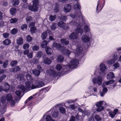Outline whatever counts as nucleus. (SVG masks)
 <instances>
[{
	"mask_svg": "<svg viewBox=\"0 0 121 121\" xmlns=\"http://www.w3.org/2000/svg\"><path fill=\"white\" fill-rule=\"evenodd\" d=\"M76 117L77 119V121H79L80 120L82 119V117L81 116H79V114L78 113L76 115Z\"/></svg>",
	"mask_w": 121,
	"mask_h": 121,
	"instance_id": "052dcab7",
	"label": "nucleus"
},
{
	"mask_svg": "<svg viewBox=\"0 0 121 121\" xmlns=\"http://www.w3.org/2000/svg\"><path fill=\"white\" fill-rule=\"evenodd\" d=\"M47 34L46 32H43L41 35V37L42 39H45L47 37Z\"/></svg>",
	"mask_w": 121,
	"mask_h": 121,
	"instance_id": "4c0bfd02",
	"label": "nucleus"
},
{
	"mask_svg": "<svg viewBox=\"0 0 121 121\" xmlns=\"http://www.w3.org/2000/svg\"><path fill=\"white\" fill-rule=\"evenodd\" d=\"M38 3L39 1L38 0H34L33 1L32 4L29 6V9L33 11H37L38 9Z\"/></svg>",
	"mask_w": 121,
	"mask_h": 121,
	"instance_id": "6e6552de",
	"label": "nucleus"
},
{
	"mask_svg": "<svg viewBox=\"0 0 121 121\" xmlns=\"http://www.w3.org/2000/svg\"><path fill=\"white\" fill-rule=\"evenodd\" d=\"M60 18V19L64 21H66V20L67 19V17H66L64 16H61Z\"/></svg>",
	"mask_w": 121,
	"mask_h": 121,
	"instance_id": "338daca9",
	"label": "nucleus"
},
{
	"mask_svg": "<svg viewBox=\"0 0 121 121\" xmlns=\"http://www.w3.org/2000/svg\"><path fill=\"white\" fill-rule=\"evenodd\" d=\"M17 43L19 45H20L22 44L23 43V40L21 37H19L17 39Z\"/></svg>",
	"mask_w": 121,
	"mask_h": 121,
	"instance_id": "393cba45",
	"label": "nucleus"
},
{
	"mask_svg": "<svg viewBox=\"0 0 121 121\" xmlns=\"http://www.w3.org/2000/svg\"><path fill=\"white\" fill-rule=\"evenodd\" d=\"M83 29L84 31L85 32L86 34H89V33H92L90 31V29L89 26L86 25L84 27Z\"/></svg>",
	"mask_w": 121,
	"mask_h": 121,
	"instance_id": "4be33fe9",
	"label": "nucleus"
},
{
	"mask_svg": "<svg viewBox=\"0 0 121 121\" xmlns=\"http://www.w3.org/2000/svg\"><path fill=\"white\" fill-rule=\"evenodd\" d=\"M20 69V68L19 67L17 66L14 68H12L11 69V70L12 72H14L16 71H19Z\"/></svg>",
	"mask_w": 121,
	"mask_h": 121,
	"instance_id": "58836bf2",
	"label": "nucleus"
},
{
	"mask_svg": "<svg viewBox=\"0 0 121 121\" xmlns=\"http://www.w3.org/2000/svg\"><path fill=\"white\" fill-rule=\"evenodd\" d=\"M26 22L28 23L32 20V18L30 16H27L26 18Z\"/></svg>",
	"mask_w": 121,
	"mask_h": 121,
	"instance_id": "de8ad7c7",
	"label": "nucleus"
},
{
	"mask_svg": "<svg viewBox=\"0 0 121 121\" xmlns=\"http://www.w3.org/2000/svg\"><path fill=\"white\" fill-rule=\"evenodd\" d=\"M54 50L59 49L64 54L69 56L71 53V52L68 50L65 49L64 47H62L61 45L59 43H54L52 46Z\"/></svg>",
	"mask_w": 121,
	"mask_h": 121,
	"instance_id": "39448f33",
	"label": "nucleus"
},
{
	"mask_svg": "<svg viewBox=\"0 0 121 121\" xmlns=\"http://www.w3.org/2000/svg\"><path fill=\"white\" fill-rule=\"evenodd\" d=\"M35 83L32 84L31 89L41 87L44 86V82L39 80H37L35 81Z\"/></svg>",
	"mask_w": 121,
	"mask_h": 121,
	"instance_id": "1a4fd4ad",
	"label": "nucleus"
},
{
	"mask_svg": "<svg viewBox=\"0 0 121 121\" xmlns=\"http://www.w3.org/2000/svg\"><path fill=\"white\" fill-rule=\"evenodd\" d=\"M6 77V76L5 75L3 74L1 75L0 77V82H1L2 80L4 79Z\"/></svg>",
	"mask_w": 121,
	"mask_h": 121,
	"instance_id": "6e6d98bb",
	"label": "nucleus"
},
{
	"mask_svg": "<svg viewBox=\"0 0 121 121\" xmlns=\"http://www.w3.org/2000/svg\"><path fill=\"white\" fill-rule=\"evenodd\" d=\"M109 113L110 116L112 118H113L116 115L114 112L112 111L110 112Z\"/></svg>",
	"mask_w": 121,
	"mask_h": 121,
	"instance_id": "680f3d73",
	"label": "nucleus"
},
{
	"mask_svg": "<svg viewBox=\"0 0 121 121\" xmlns=\"http://www.w3.org/2000/svg\"><path fill=\"white\" fill-rule=\"evenodd\" d=\"M61 43L64 45H68L69 42L67 39H62L60 40Z\"/></svg>",
	"mask_w": 121,
	"mask_h": 121,
	"instance_id": "5701e85b",
	"label": "nucleus"
},
{
	"mask_svg": "<svg viewBox=\"0 0 121 121\" xmlns=\"http://www.w3.org/2000/svg\"><path fill=\"white\" fill-rule=\"evenodd\" d=\"M50 114V113L48 112V111L44 115L42 118H44L45 121H54V120L52 119V117L49 115Z\"/></svg>",
	"mask_w": 121,
	"mask_h": 121,
	"instance_id": "a211bd4d",
	"label": "nucleus"
},
{
	"mask_svg": "<svg viewBox=\"0 0 121 121\" xmlns=\"http://www.w3.org/2000/svg\"><path fill=\"white\" fill-rule=\"evenodd\" d=\"M115 61L113 59L108 60L107 62V63L108 65H110L114 63Z\"/></svg>",
	"mask_w": 121,
	"mask_h": 121,
	"instance_id": "c9c22d12",
	"label": "nucleus"
},
{
	"mask_svg": "<svg viewBox=\"0 0 121 121\" xmlns=\"http://www.w3.org/2000/svg\"><path fill=\"white\" fill-rule=\"evenodd\" d=\"M4 86L3 87V90L7 92L9 90L10 88V85L7 82H5L3 83Z\"/></svg>",
	"mask_w": 121,
	"mask_h": 121,
	"instance_id": "412c9836",
	"label": "nucleus"
},
{
	"mask_svg": "<svg viewBox=\"0 0 121 121\" xmlns=\"http://www.w3.org/2000/svg\"><path fill=\"white\" fill-rule=\"evenodd\" d=\"M51 62V60L47 57H45L43 60L44 63L47 64H49Z\"/></svg>",
	"mask_w": 121,
	"mask_h": 121,
	"instance_id": "7c9ffc66",
	"label": "nucleus"
},
{
	"mask_svg": "<svg viewBox=\"0 0 121 121\" xmlns=\"http://www.w3.org/2000/svg\"><path fill=\"white\" fill-rule=\"evenodd\" d=\"M71 9V6L68 4L65 5L64 9V11L66 13L69 12H70Z\"/></svg>",
	"mask_w": 121,
	"mask_h": 121,
	"instance_id": "aec40b11",
	"label": "nucleus"
},
{
	"mask_svg": "<svg viewBox=\"0 0 121 121\" xmlns=\"http://www.w3.org/2000/svg\"><path fill=\"white\" fill-rule=\"evenodd\" d=\"M78 35L75 32H72L69 35V38L72 40L76 39V42H74V44H78V41L77 39H78Z\"/></svg>",
	"mask_w": 121,
	"mask_h": 121,
	"instance_id": "4468645a",
	"label": "nucleus"
},
{
	"mask_svg": "<svg viewBox=\"0 0 121 121\" xmlns=\"http://www.w3.org/2000/svg\"><path fill=\"white\" fill-rule=\"evenodd\" d=\"M58 25L59 26L62 28L63 29L65 30L69 29V26H68V25L65 24L62 22H59L58 23Z\"/></svg>",
	"mask_w": 121,
	"mask_h": 121,
	"instance_id": "6ab92c4d",
	"label": "nucleus"
},
{
	"mask_svg": "<svg viewBox=\"0 0 121 121\" xmlns=\"http://www.w3.org/2000/svg\"><path fill=\"white\" fill-rule=\"evenodd\" d=\"M11 41L8 39H6L3 41V43L6 45H9L11 43Z\"/></svg>",
	"mask_w": 121,
	"mask_h": 121,
	"instance_id": "e433bc0d",
	"label": "nucleus"
},
{
	"mask_svg": "<svg viewBox=\"0 0 121 121\" xmlns=\"http://www.w3.org/2000/svg\"><path fill=\"white\" fill-rule=\"evenodd\" d=\"M95 118L97 121H101V118L99 115H96L95 116Z\"/></svg>",
	"mask_w": 121,
	"mask_h": 121,
	"instance_id": "a18cd8bd",
	"label": "nucleus"
},
{
	"mask_svg": "<svg viewBox=\"0 0 121 121\" xmlns=\"http://www.w3.org/2000/svg\"><path fill=\"white\" fill-rule=\"evenodd\" d=\"M100 72H99V74H102L103 76L105 74L104 72L107 70V68L106 65L104 63H101L99 65Z\"/></svg>",
	"mask_w": 121,
	"mask_h": 121,
	"instance_id": "f8f14e48",
	"label": "nucleus"
},
{
	"mask_svg": "<svg viewBox=\"0 0 121 121\" xmlns=\"http://www.w3.org/2000/svg\"><path fill=\"white\" fill-rule=\"evenodd\" d=\"M8 64V61L7 60L6 61L4 62L3 64V67L4 68H6Z\"/></svg>",
	"mask_w": 121,
	"mask_h": 121,
	"instance_id": "69168bd1",
	"label": "nucleus"
},
{
	"mask_svg": "<svg viewBox=\"0 0 121 121\" xmlns=\"http://www.w3.org/2000/svg\"><path fill=\"white\" fill-rule=\"evenodd\" d=\"M45 50L47 53L48 55H51L53 52L52 49L48 47H47L46 48Z\"/></svg>",
	"mask_w": 121,
	"mask_h": 121,
	"instance_id": "b1692460",
	"label": "nucleus"
},
{
	"mask_svg": "<svg viewBox=\"0 0 121 121\" xmlns=\"http://www.w3.org/2000/svg\"><path fill=\"white\" fill-rule=\"evenodd\" d=\"M92 81L94 84L97 83L99 85H101L103 82V78L102 76L99 75L97 77L92 79Z\"/></svg>",
	"mask_w": 121,
	"mask_h": 121,
	"instance_id": "9b49d317",
	"label": "nucleus"
},
{
	"mask_svg": "<svg viewBox=\"0 0 121 121\" xmlns=\"http://www.w3.org/2000/svg\"><path fill=\"white\" fill-rule=\"evenodd\" d=\"M59 111L61 113H64L65 112V108L62 107H61L59 108Z\"/></svg>",
	"mask_w": 121,
	"mask_h": 121,
	"instance_id": "49530a36",
	"label": "nucleus"
},
{
	"mask_svg": "<svg viewBox=\"0 0 121 121\" xmlns=\"http://www.w3.org/2000/svg\"><path fill=\"white\" fill-rule=\"evenodd\" d=\"M120 66V64L117 62L114 64L113 65L112 67L114 69H117L118 68H119Z\"/></svg>",
	"mask_w": 121,
	"mask_h": 121,
	"instance_id": "37998d69",
	"label": "nucleus"
},
{
	"mask_svg": "<svg viewBox=\"0 0 121 121\" xmlns=\"http://www.w3.org/2000/svg\"><path fill=\"white\" fill-rule=\"evenodd\" d=\"M36 29L35 27H31L30 29V31L32 33H34L36 32Z\"/></svg>",
	"mask_w": 121,
	"mask_h": 121,
	"instance_id": "4d7b16f0",
	"label": "nucleus"
},
{
	"mask_svg": "<svg viewBox=\"0 0 121 121\" xmlns=\"http://www.w3.org/2000/svg\"><path fill=\"white\" fill-rule=\"evenodd\" d=\"M33 52H31L28 53L27 55V56L29 58H31L33 57Z\"/></svg>",
	"mask_w": 121,
	"mask_h": 121,
	"instance_id": "0e129e2a",
	"label": "nucleus"
},
{
	"mask_svg": "<svg viewBox=\"0 0 121 121\" xmlns=\"http://www.w3.org/2000/svg\"><path fill=\"white\" fill-rule=\"evenodd\" d=\"M95 104L96 106L98 107L96 110V111L100 112L104 109V106L105 105L106 103L104 101H102L96 102Z\"/></svg>",
	"mask_w": 121,
	"mask_h": 121,
	"instance_id": "9d476101",
	"label": "nucleus"
},
{
	"mask_svg": "<svg viewBox=\"0 0 121 121\" xmlns=\"http://www.w3.org/2000/svg\"><path fill=\"white\" fill-rule=\"evenodd\" d=\"M105 3L104 0V2L103 4L99 0L98 1L96 8V11L97 12H99L102 10L104 5Z\"/></svg>",
	"mask_w": 121,
	"mask_h": 121,
	"instance_id": "dca6fc26",
	"label": "nucleus"
},
{
	"mask_svg": "<svg viewBox=\"0 0 121 121\" xmlns=\"http://www.w3.org/2000/svg\"><path fill=\"white\" fill-rule=\"evenodd\" d=\"M93 86H89L88 89L87 91H88V92H89L92 94V95L95 96V95L94 94V93H93Z\"/></svg>",
	"mask_w": 121,
	"mask_h": 121,
	"instance_id": "2f4dec72",
	"label": "nucleus"
},
{
	"mask_svg": "<svg viewBox=\"0 0 121 121\" xmlns=\"http://www.w3.org/2000/svg\"><path fill=\"white\" fill-rule=\"evenodd\" d=\"M18 20V19L16 18H12L10 20V23H14L17 22Z\"/></svg>",
	"mask_w": 121,
	"mask_h": 121,
	"instance_id": "f704fd0d",
	"label": "nucleus"
},
{
	"mask_svg": "<svg viewBox=\"0 0 121 121\" xmlns=\"http://www.w3.org/2000/svg\"><path fill=\"white\" fill-rule=\"evenodd\" d=\"M57 60L60 63L63 60L64 58L63 56L60 55L58 57Z\"/></svg>",
	"mask_w": 121,
	"mask_h": 121,
	"instance_id": "72a5a7b5",
	"label": "nucleus"
},
{
	"mask_svg": "<svg viewBox=\"0 0 121 121\" xmlns=\"http://www.w3.org/2000/svg\"><path fill=\"white\" fill-rule=\"evenodd\" d=\"M48 112H49L50 114L52 113L53 117L56 118L58 116L59 112L58 111L56 110L55 107H54L48 111Z\"/></svg>",
	"mask_w": 121,
	"mask_h": 121,
	"instance_id": "ddd939ff",
	"label": "nucleus"
},
{
	"mask_svg": "<svg viewBox=\"0 0 121 121\" xmlns=\"http://www.w3.org/2000/svg\"><path fill=\"white\" fill-rule=\"evenodd\" d=\"M83 51V48L81 46H78L76 50L72 49L71 52L76 55L82 53Z\"/></svg>",
	"mask_w": 121,
	"mask_h": 121,
	"instance_id": "f3484780",
	"label": "nucleus"
},
{
	"mask_svg": "<svg viewBox=\"0 0 121 121\" xmlns=\"http://www.w3.org/2000/svg\"><path fill=\"white\" fill-rule=\"evenodd\" d=\"M55 6L56 7L54 9V11L55 12H58L59 10L57 4H55Z\"/></svg>",
	"mask_w": 121,
	"mask_h": 121,
	"instance_id": "774afa93",
	"label": "nucleus"
},
{
	"mask_svg": "<svg viewBox=\"0 0 121 121\" xmlns=\"http://www.w3.org/2000/svg\"><path fill=\"white\" fill-rule=\"evenodd\" d=\"M32 49L33 51H36L39 50V47L37 45H35L32 46Z\"/></svg>",
	"mask_w": 121,
	"mask_h": 121,
	"instance_id": "864d4df0",
	"label": "nucleus"
},
{
	"mask_svg": "<svg viewBox=\"0 0 121 121\" xmlns=\"http://www.w3.org/2000/svg\"><path fill=\"white\" fill-rule=\"evenodd\" d=\"M47 42L46 41L44 40L42 42L41 44V47L43 48H45L47 45Z\"/></svg>",
	"mask_w": 121,
	"mask_h": 121,
	"instance_id": "473e14b6",
	"label": "nucleus"
},
{
	"mask_svg": "<svg viewBox=\"0 0 121 121\" xmlns=\"http://www.w3.org/2000/svg\"><path fill=\"white\" fill-rule=\"evenodd\" d=\"M114 76V75L112 72H110L107 76V78L108 79L113 78Z\"/></svg>",
	"mask_w": 121,
	"mask_h": 121,
	"instance_id": "bb28decb",
	"label": "nucleus"
},
{
	"mask_svg": "<svg viewBox=\"0 0 121 121\" xmlns=\"http://www.w3.org/2000/svg\"><path fill=\"white\" fill-rule=\"evenodd\" d=\"M78 63V60L76 59H74L72 60L70 63L67 65L62 66L61 65L58 64L56 65L55 68L58 71H60L62 69L64 70L65 69H67L68 68L70 69L74 68L76 67Z\"/></svg>",
	"mask_w": 121,
	"mask_h": 121,
	"instance_id": "f03ea898",
	"label": "nucleus"
},
{
	"mask_svg": "<svg viewBox=\"0 0 121 121\" xmlns=\"http://www.w3.org/2000/svg\"><path fill=\"white\" fill-rule=\"evenodd\" d=\"M27 28V25L26 24H23L21 26V28L23 30H26Z\"/></svg>",
	"mask_w": 121,
	"mask_h": 121,
	"instance_id": "09e8293b",
	"label": "nucleus"
},
{
	"mask_svg": "<svg viewBox=\"0 0 121 121\" xmlns=\"http://www.w3.org/2000/svg\"><path fill=\"white\" fill-rule=\"evenodd\" d=\"M70 16L73 18L75 17V18L76 17L77 20L75 19V21H72L70 22L69 25H70L71 26H77V28L75 30V33L78 35L79 34L80 35H82L83 32V30L82 29V24L79 22V20L78 19L82 17V14L81 11L80 10H79L77 16H76L74 14L72 13L70 15Z\"/></svg>",
	"mask_w": 121,
	"mask_h": 121,
	"instance_id": "f257e3e1",
	"label": "nucleus"
},
{
	"mask_svg": "<svg viewBox=\"0 0 121 121\" xmlns=\"http://www.w3.org/2000/svg\"><path fill=\"white\" fill-rule=\"evenodd\" d=\"M57 24L55 23H53L50 26V28L52 30H54L56 28Z\"/></svg>",
	"mask_w": 121,
	"mask_h": 121,
	"instance_id": "79ce46f5",
	"label": "nucleus"
},
{
	"mask_svg": "<svg viewBox=\"0 0 121 121\" xmlns=\"http://www.w3.org/2000/svg\"><path fill=\"white\" fill-rule=\"evenodd\" d=\"M42 52L40 51H39L37 54L36 55L37 57L38 58H40L42 56Z\"/></svg>",
	"mask_w": 121,
	"mask_h": 121,
	"instance_id": "bf43d9fd",
	"label": "nucleus"
},
{
	"mask_svg": "<svg viewBox=\"0 0 121 121\" xmlns=\"http://www.w3.org/2000/svg\"><path fill=\"white\" fill-rule=\"evenodd\" d=\"M17 62L16 60H14L11 62L10 65L12 67H13L17 65Z\"/></svg>",
	"mask_w": 121,
	"mask_h": 121,
	"instance_id": "3c124183",
	"label": "nucleus"
},
{
	"mask_svg": "<svg viewBox=\"0 0 121 121\" xmlns=\"http://www.w3.org/2000/svg\"><path fill=\"white\" fill-rule=\"evenodd\" d=\"M32 72L33 73L35 76H39L40 73V71L36 69H33L32 70Z\"/></svg>",
	"mask_w": 121,
	"mask_h": 121,
	"instance_id": "c85d7f7f",
	"label": "nucleus"
},
{
	"mask_svg": "<svg viewBox=\"0 0 121 121\" xmlns=\"http://www.w3.org/2000/svg\"><path fill=\"white\" fill-rule=\"evenodd\" d=\"M92 38V33H89V34H86L83 35L81 38V39L83 42L87 43L88 46H89L91 45Z\"/></svg>",
	"mask_w": 121,
	"mask_h": 121,
	"instance_id": "423d86ee",
	"label": "nucleus"
},
{
	"mask_svg": "<svg viewBox=\"0 0 121 121\" xmlns=\"http://www.w3.org/2000/svg\"><path fill=\"white\" fill-rule=\"evenodd\" d=\"M19 2V0H12L11 3L13 6H16L18 5Z\"/></svg>",
	"mask_w": 121,
	"mask_h": 121,
	"instance_id": "a878e982",
	"label": "nucleus"
},
{
	"mask_svg": "<svg viewBox=\"0 0 121 121\" xmlns=\"http://www.w3.org/2000/svg\"><path fill=\"white\" fill-rule=\"evenodd\" d=\"M56 18V16L55 15H51L49 17V19L51 21H52L55 19Z\"/></svg>",
	"mask_w": 121,
	"mask_h": 121,
	"instance_id": "c03bdc74",
	"label": "nucleus"
},
{
	"mask_svg": "<svg viewBox=\"0 0 121 121\" xmlns=\"http://www.w3.org/2000/svg\"><path fill=\"white\" fill-rule=\"evenodd\" d=\"M37 93L35 94L34 95H33L32 96H31L25 102V104L27 103L29 101L31 100H32L33 98H36L37 96Z\"/></svg>",
	"mask_w": 121,
	"mask_h": 121,
	"instance_id": "cd10ccee",
	"label": "nucleus"
},
{
	"mask_svg": "<svg viewBox=\"0 0 121 121\" xmlns=\"http://www.w3.org/2000/svg\"><path fill=\"white\" fill-rule=\"evenodd\" d=\"M3 37L5 38H8L9 36V34L7 33H4L3 34Z\"/></svg>",
	"mask_w": 121,
	"mask_h": 121,
	"instance_id": "e2e57ef3",
	"label": "nucleus"
},
{
	"mask_svg": "<svg viewBox=\"0 0 121 121\" xmlns=\"http://www.w3.org/2000/svg\"><path fill=\"white\" fill-rule=\"evenodd\" d=\"M118 58V56L117 54L116 53H114L113 55V59L116 61Z\"/></svg>",
	"mask_w": 121,
	"mask_h": 121,
	"instance_id": "5fc2aeb1",
	"label": "nucleus"
},
{
	"mask_svg": "<svg viewBox=\"0 0 121 121\" xmlns=\"http://www.w3.org/2000/svg\"><path fill=\"white\" fill-rule=\"evenodd\" d=\"M27 81L26 83L25 87L23 85H21L20 88L23 91L26 90L29 91L31 89L32 84H33V79L30 75L27 74L26 76Z\"/></svg>",
	"mask_w": 121,
	"mask_h": 121,
	"instance_id": "7ed1b4c3",
	"label": "nucleus"
},
{
	"mask_svg": "<svg viewBox=\"0 0 121 121\" xmlns=\"http://www.w3.org/2000/svg\"><path fill=\"white\" fill-rule=\"evenodd\" d=\"M90 113L89 111L88 110H85L83 111L82 113V115H88Z\"/></svg>",
	"mask_w": 121,
	"mask_h": 121,
	"instance_id": "8fccbe9b",
	"label": "nucleus"
},
{
	"mask_svg": "<svg viewBox=\"0 0 121 121\" xmlns=\"http://www.w3.org/2000/svg\"><path fill=\"white\" fill-rule=\"evenodd\" d=\"M20 86H21L20 87L19 89L17 91H16V92H15L17 96H19L20 95V94L21 93L22 91H21V90H20V89H21L22 90V91H25L26 90V89L25 91H23L22 90V89H21L20 88Z\"/></svg>",
	"mask_w": 121,
	"mask_h": 121,
	"instance_id": "a19ab883",
	"label": "nucleus"
},
{
	"mask_svg": "<svg viewBox=\"0 0 121 121\" xmlns=\"http://www.w3.org/2000/svg\"><path fill=\"white\" fill-rule=\"evenodd\" d=\"M1 103L3 104L7 103V101L10 103L11 106L12 107L14 106L15 104L13 97L10 94H9L5 96H3L1 99Z\"/></svg>",
	"mask_w": 121,
	"mask_h": 121,
	"instance_id": "20e7f679",
	"label": "nucleus"
},
{
	"mask_svg": "<svg viewBox=\"0 0 121 121\" xmlns=\"http://www.w3.org/2000/svg\"><path fill=\"white\" fill-rule=\"evenodd\" d=\"M114 82V80H112L107 82H104L102 86V87L103 88L102 91H99V92L98 94L102 97H103L108 91V89L105 86V85H108L110 84H112Z\"/></svg>",
	"mask_w": 121,
	"mask_h": 121,
	"instance_id": "0eeeda50",
	"label": "nucleus"
},
{
	"mask_svg": "<svg viewBox=\"0 0 121 121\" xmlns=\"http://www.w3.org/2000/svg\"><path fill=\"white\" fill-rule=\"evenodd\" d=\"M68 109H69L71 110L74 109L76 108L74 104H71L68 107Z\"/></svg>",
	"mask_w": 121,
	"mask_h": 121,
	"instance_id": "ea45409f",
	"label": "nucleus"
},
{
	"mask_svg": "<svg viewBox=\"0 0 121 121\" xmlns=\"http://www.w3.org/2000/svg\"><path fill=\"white\" fill-rule=\"evenodd\" d=\"M17 12L16 9L14 8H11L10 10V12L11 14L12 15H14Z\"/></svg>",
	"mask_w": 121,
	"mask_h": 121,
	"instance_id": "c756f323",
	"label": "nucleus"
},
{
	"mask_svg": "<svg viewBox=\"0 0 121 121\" xmlns=\"http://www.w3.org/2000/svg\"><path fill=\"white\" fill-rule=\"evenodd\" d=\"M29 47V44L28 43H26L24 44L23 46V48L25 49H28Z\"/></svg>",
	"mask_w": 121,
	"mask_h": 121,
	"instance_id": "13d9d810",
	"label": "nucleus"
},
{
	"mask_svg": "<svg viewBox=\"0 0 121 121\" xmlns=\"http://www.w3.org/2000/svg\"><path fill=\"white\" fill-rule=\"evenodd\" d=\"M17 31V29L14 28L11 30L10 32L11 33L13 34H16Z\"/></svg>",
	"mask_w": 121,
	"mask_h": 121,
	"instance_id": "603ef678",
	"label": "nucleus"
},
{
	"mask_svg": "<svg viewBox=\"0 0 121 121\" xmlns=\"http://www.w3.org/2000/svg\"><path fill=\"white\" fill-rule=\"evenodd\" d=\"M46 73L48 75L53 76H56L60 74V73L59 72H57L54 70L52 68L50 70H47Z\"/></svg>",
	"mask_w": 121,
	"mask_h": 121,
	"instance_id": "2eb2a0df",
	"label": "nucleus"
}]
</instances>
